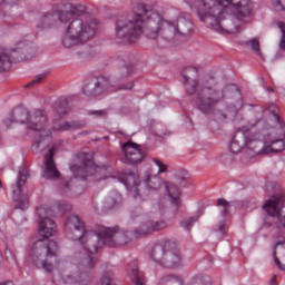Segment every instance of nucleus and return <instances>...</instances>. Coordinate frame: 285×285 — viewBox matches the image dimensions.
Listing matches in <instances>:
<instances>
[{"instance_id": "nucleus-1", "label": "nucleus", "mask_w": 285, "mask_h": 285, "mask_svg": "<svg viewBox=\"0 0 285 285\" xmlns=\"http://www.w3.org/2000/svg\"><path fill=\"white\" fill-rule=\"evenodd\" d=\"M86 12L83 4H65V10L45 11L38 16L36 21V30L43 32L50 28H57L59 23H63L65 32L61 45L63 48H75V46H83L95 39L97 35V22L95 20H83L81 17Z\"/></svg>"}, {"instance_id": "nucleus-2", "label": "nucleus", "mask_w": 285, "mask_h": 285, "mask_svg": "<svg viewBox=\"0 0 285 285\" xmlns=\"http://www.w3.org/2000/svg\"><path fill=\"white\" fill-rule=\"evenodd\" d=\"M197 14L208 28L220 35H235L238 26L233 21L253 17L250 0H198L195 2ZM230 10L232 14H226Z\"/></svg>"}, {"instance_id": "nucleus-3", "label": "nucleus", "mask_w": 285, "mask_h": 285, "mask_svg": "<svg viewBox=\"0 0 285 285\" xmlns=\"http://www.w3.org/2000/svg\"><path fill=\"white\" fill-rule=\"evenodd\" d=\"M198 72L199 69L197 67L183 69L181 77L186 83V92L187 95H196V108L203 115H213L222 101H226L238 91L237 86L230 83L222 87L215 77L193 80V83H188L193 77H197Z\"/></svg>"}, {"instance_id": "nucleus-4", "label": "nucleus", "mask_w": 285, "mask_h": 285, "mask_svg": "<svg viewBox=\"0 0 285 285\" xmlns=\"http://www.w3.org/2000/svg\"><path fill=\"white\" fill-rule=\"evenodd\" d=\"M65 233L69 237V239H72L73 242H80L81 245H83V249L80 253H76V259H78V268L79 271H83L85 273L81 275H62V282L65 284H81V282H86L88 279V273L89 271H92L95 268V264H97V261L95 257H92V253L96 252L90 250L88 247V236L92 235V232H86V228L83 227V222H81V218L79 216H70L65 222Z\"/></svg>"}, {"instance_id": "nucleus-5", "label": "nucleus", "mask_w": 285, "mask_h": 285, "mask_svg": "<svg viewBox=\"0 0 285 285\" xmlns=\"http://www.w3.org/2000/svg\"><path fill=\"white\" fill-rule=\"evenodd\" d=\"M150 21V10L144 3H136L131 14L121 16L116 21L117 43H137L144 35V26Z\"/></svg>"}, {"instance_id": "nucleus-6", "label": "nucleus", "mask_w": 285, "mask_h": 285, "mask_svg": "<svg viewBox=\"0 0 285 285\" xmlns=\"http://www.w3.org/2000/svg\"><path fill=\"white\" fill-rule=\"evenodd\" d=\"M190 32H193V21L186 17H178L176 22L165 19L158 20L156 28L147 29L145 31V37L151 41H159V39L170 41L176 35L187 37Z\"/></svg>"}, {"instance_id": "nucleus-7", "label": "nucleus", "mask_w": 285, "mask_h": 285, "mask_svg": "<svg viewBox=\"0 0 285 285\" xmlns=\"http://www.w3.org/2000/svg\"><path fill=\"white\" fill-rule=\"evenodd\" d=\"M89 250L97 252L101 246H126L130 242V235L126 230L116 227L99 225L96 233L87 234Z\"/></svg>"}, {"instance_id": "nucleus-8", "label": "nucleus", "mask_w": 285, "mask_h": 285, "mask_svg": "<svg viewBox=\"0 0 285 285\" xmlns=\"http://www.w3.org/2000/svg\"><path fill=\"white\" fill-rule=\"evenodd\" d=\"M59 245L55 240H36L29 249V258L36 268H42L46 273H52L55 265L50 263L51 257H57Z\"/></svg>"}, {"instance_id": "nucleus-9", "label": "nucleus", "mask_w": 285, "mask_h": 285, "mask_svg": "<svg viewBox=\"0 0 285 285\" xmlns=\"http://www.w3.org/2000/svg\"><path fill=\"white\" fill-rule=\"evenodd\" d=\"M150 257L164 268H177L181 264V252L173 239L164 238L154 245Z\"/></svg>"}, {"instance_id": "nucleus-10", "label": "nucleus", "mask_w": 285, "mask_h": 285, "mask_svg": "<svg viewBox=\"0 0 285 285\" xmlns=\"http://www.w3.org/2000/svg\"><path fill=\"white\" fill-rule=\"evenodd\" d=\"M257 146H262L259 134L250 131L248 127H240L232 138L229 150L234 153V155H237L243 148H248V150H253L254 155H257Z\"/></svg>"}, {"instance_id": "nucleus-11", "label": "nucleus", "mask_w": 285, "mask_h": 285, "mask_svg": "<svg viewBox=\"0 0 285 285\" xmlns=\"http://www.w3.org/2000/svg\"><path fill=\"white\" fill-rule=\"evenodd\" d=\"M276 194L272 199H268L263 205V210L269 215V217H277L278 223L283 228H285V205H284V196L279 194V185H274Z\"/></svg>"}, {"instance_id": "nucleus-12", "label": "nucleus", "mask_w": 285, "mask_h": 285, "mask_svg": "<svg viewBox=\"0 0 285 285\" xmlns=\"http://www.w3.org/2000/svg\"><path fill=\"white\" fill-rule=\"evenodd\" d=\"M39 217V233L45 238L52 237L57 233V224L50 217H55V212L46 207L37 209Z\"/></svg>"}, {"instance_id": "nucleus-13", "label": "nucleus", "mask_w": 285, "mask_h": 285, "mask_svg": "<svg viewBox=\"0 0 285 285\" xmlns=\"http://www.w3.org/2000/svg\"><path fill=\"white\" fill-rule=\"evenodd\" d=\"M121 151L124 156L121 157V163L135 166L144 161V151H141V145L132 141H127L122 144Z\"/></svg>"}, {"instance_id": "nucleus-14", "label": "nucleus", "mask_w": 285, "mask_h": 285, "mask_svg": "<svg viewBox=\"0 0 285 285\" xmlns=\"http://www.w3.org/2000/svg\"><path fill=\"white\" fill-rule=\"evenodd\" d=\"M70 170L77 178L86 179V177H90V175H97V173H100L101 168L95 165V160H92L90 155L83 154L82 165H71Z\"/></svg>"}, {"instance_id": "nucleus-15", "label": "nucleus", "mask_w": 285, "mask_h": 285, "mask_svg": "<svg viewBox=\"0 0 285 285\" xmlns=\"http://www.w3.org/2000/svg\"><path fill=\"white\" fill-rule=\"evenodd\" d=\"M60 146L61 141L56 142L45 156V179H59V177H61V174L57 170V164H55V153H57V148H60Z\"/></svg>"}, {"instance_id": "nucleus-16", "label": "nucleus", "mask_w": 285, "mask_h": 285, "mask_svg": "<svg viewBox=\"0 0 285 285\" xmlns=\"http://www.w3.org/2000/svg\"><path fill=\"white\" fill-rule=\"evenodd\" d=\"M167 224L166 220H147L142 223L138 228L132 232L135 239H139L141 237H148V235H153V233H158V230H164Z\"/></svg>"}, {"instance_id": "nucleus-17", "label": "nucleus", "mask_w": 285, "mask_h": 285, "mask_svg": "<svg viewBox=\"0 0 285 285\" xmlns=\"http://www.w3.org/2000/svg\"><path fill=\"white\" fill-rule=\"evenodd\" d=\"M106 90H108V79L106 77L88 80L82 88L86 97H97V95H101Z\"/></svg>"}, {"instance_id": "nucleus-18", "label": "nucleus", "mask_w": 285, "mask_h": 285, "mask_svg": "<svg viewBox=\"0 0 285 285\" xmlns=\"http://www.w3.org/2000/svg\"><path fill=\"white\" fill-rule=\"evenodd\" d=\"M118 181L126 186L127 190L131 193L134 199L141 197L139 194V175L132 171L124 173L118 177Z\"/></svg>"}, {"instance_id": "nucleus-19", "label": "nucleus", "mask_w": 285, "mask_h": 285, "mask_svg": "<svg viewBox=\"0 0 285 285\" xmlns=\"http://www.w3.org/2000/svg\"><path fill=\"white\" fill-rule=\"evenodd\" d=\"M46 126H48V118L46 117V111L41 109H36L29 118L28 129L36 132H43V130H46Z\"/></svg>"}, {"instance_id": "nucleus-20", "label": "nucleus", "mask_w": 285, "mask_h": 285, "mask_svg": "<svg viewBox=\"0 0 285 285\" xmlns=\"http://www.w3.org/2000/svg\"><path fill=\"white\" fill-rule=\"evenodd\" d=\"M13 124H29L30 121V111L26 107H16L13 108L9 119L4 120L3 124L7 126V129Z\"/></svg>"}, {"instance_id": "nucleus-21", "label": "nucleus", "mask_w": 285, "mask_h": 285, "mask_svg": "<svg viewBox=\"0 0 285 285\" xmlns=\"http://www.w3.org/2000/svg\"><path fill=\"white\" fill-rule=\"evenodd\" d=\"M28 179V171H19V178L17 181V190L13 191V195H16V208H19L20 210H26V208H28V198L21 199L20 195H21V188H23V186H26V181Z\"/></svg>"}, {"instance_id": "nucleus-22", "label": "nucleus", "mask_w": 285, "mask_h": 285, "mask_svg": "<svg viewBox=\"0 0 285 285\" xmlns=\"http://www.w3.org/2000/svg\"><path fill=\"white\" fill-rule=\"evenodd\" d=\"M285 142L283 139L272 140L271 144L262 142L261 146L256 147V155H269V153H282L284 151Z\"/></svg>"}, {"instance_id": "nucleus-23", "label": "nucleus", "mask_w": 285, "mask_h": 285, "mask_svg": "<svg viewBox=\"0 0 285 285\" xmlns=\"http://www.w3.org/2000/svg\"><path fill=\"white\" fill-rule=\"evenodd\" d=\"M121 194L118 191H110L108 196L105 198L102 204V210L108 213L109 210H117L121 206Z\"/></svg>"}, {"instance_id": "nucleus-24", "label": "nucleus", "mask_w": 285, "mask_h": 285, "mask_svg": "<svg viewBox=\"0 0 285 285\" xmlns=\"http://www.w3.org/2000/svg\"><path fill=\"white\" fill-rule=\"evenodd\" d=\"M167 188V193L169 195V197L171 198V204H174V206H176V208H179V204H181V190L179 189V187L173 183H169L166 185Z\"/></svg>"}, {"instance_id": "nucleus-25", "label": "nucleus", "mask_w": 285, "mask_h": 285, "mask_svg": "<svg viewBox=\"0 0 285 285\" xmlns=\"http://www.w3.org/2000/svg\"><path fill=\"white\" fill-rule=\"evenodd\" d=\"M132 72H135V65L132 63L121 65L116 70V80L124 81L125 79H128V77H130Z\"/></svg>"}, {"instance_id": "nucleus-26", "label": "nucleus", "mask_w": 285, "mask_h": 285, "mask_svg": "<svg viewBox=\"0 0 285 285\" xmlns=\"http://www.w3.org/2000/svg\"><path fill=\"white\" fill-rule=\"evenodd\" d=\"M127 273L135 285H145L144 277L139 274L137 263H130L127 267Z\"/></svg>"}, {"instance_id": "nucleus-27", "label": "nucleus", "mask_w": 285, "mask_h": 285, "mask_svg": "<svg viewBox=\"0 0 285 285\" xmlns=\"http://www.w3.org/2000/svg\"><path fill=\"white\" fill-rule=\"evenodd\" d=\"M158 285H184V278L176 274H167L158 281Z\"/></svg>"}, {"instance_id": "nucleus-28", "label": "nucleus", "mask_w": 285, "mask_h": 285, "mask_svg": "<svg viewBox=\"0 0 285 285\" xmlns=\"http://www.w3.org/2000/svg\"><path fill=\"white\" fill-rule=\"evenodd\" d=\"M145 186H147L149 190H159V188H161V177L157 175L150 176V174H147L145 178Z\"/></svg>"}, {"instance_id": "nucleus-29", "label": "nucleus", "mask_w": 285, "mask_h": 285, "mask_svg": "<svg viewBox=\"0 0 285 285\" xmlns=\"http://www.w3.org/2000/svg\"><path fill=\"white\" fill-rule=\"evenodd\" d=\"M56 115L58 117L63 118L68 112H70V106L68 105V100H62L55 107Z\"/></svg>"}, {"instance_id": "nucleus-30", "label": "nucleus", "mask_w": 285, "mask_h": 285, "mask_svg": "<svg viewBox=\"0 0 285 285\" xmlns=\"http://www.w3.org/2000/svg\"><path fill=\"white\" fill-rule=\"evenodd\" d=\"M267 111L272 115L274 121L282 126V118H279V108L275 104H269L267 107Z\"/></svg>"}, {"instance_id": "nucleus-31", "label": "nucleus", "mask_w": 285, "mask_h": 285, "mask_svg": "<svg viewBox=\"0 0 285 285\" xmlns=\"http://www.w3.org/2000/svg\"><path fill=\"white\" fill-rule=\"evenodd\" d=\"M10 63H12V61L8 53H0V71L6 72L10 70Z\"/></svg>"}, {"instance_id": "nucleus-32", "label": "nucleus", "mask_w": 285, "mask_h": 285, "mask_svg": "<svg viewBox=\"0 0 285 285\" xmlns=\"http://www.w3.org/2000/svg\"><path fill=\"white\" fill-rule=\"evenodd\" d=\"M98 285H115V276L112 275V272L102 274Z\"/></svg>"}, {"instance_id": "nucleus-33", "label": "nucleus", "mask_w": 285, "mask_h": 285, "mask_svg": "<svg viewBox=\"0 0 285 285\" xmlns=\"http://www.w3.org/2000/svg\"><path fill=\"white\" fill-rule=\"evenodd\" d=\"M217 206H219L223 212L222 215L223 217H226L230 213V203L224 198H218L217 199Z\"/></svg>"}, {"instance_id": "nucleus-34", "label": "nucleus", "mask_w": 285, "mask_h": 285, "mask_svg": "<svg viewBox=\"0 0 285 285\" xmlns=\"http://www.w3.org/2000/svg\"><path fill=\"white\" fill-rule=\"evenodd\" d=\"M197 222H199V215H195L184 219L183 222H180V226H183V228H185L186 230H190V228L193 227V224Z\"/></svg>"}, {"instance_id": "nucleus-35", "label": "nucleus", "mask_w": 285, "mask_h": 285, "mask_svg": "<svg viewBox=\"0 0 285 285\" xmlns=\"http://www.w3.org/2000/svg\"><path fill=\"white\" fill-rule=\"evenodd\" d=\"M278 28L282 32L278 46L281 50H285V22H278Z\"/></svg>"}, {"instance_id": "nucleus-36", "label": "nucleus", "mask_w": 285, "mask_h": 285, "mask_svg": "<svg viewBox=\"0 0 285 285\" xmlns=\"http://www.w3.org/2000/svg\"><path fill=\"white\" fill-rule=\"evenodd\" d=\"M69 124H70V130H81L86 128L85 120H72V121H69Z\"/></svg>"}, {"instance_id": "nucleus-37", "label": "nucleus", "mask_w": 285, "mask_h": 285, "mask_svg": "<svg viewBox=\"0 0 285 285\" xmlns=\"http://www.w3.org/2000/svg\"><path fill=\"white\" fill-rule=\"evenodd\" d=\"M249 46L253 52H255V55H257L258 57H262V49H259V40L257 39L249 40Z\"/></svg>"}, {"instance_id": "nucleus-38", "label": "nucleus", "mask_w": 285, "mask_h": 285, "mask_svg": "<svg viewBox=\"0 0 285 285\" xmlns=\"http://www.w3.org/2000/svg\"><path fill=\"white\" fill-rule=\"evenodd\" d=\"M285 244V240H278L275 245H274V248H273V257H274V262L276 264V266H281V261L279 258L277 257V247L278 246H284Z\"/></svg>"}, {"instance_id": "nucleus-39", "label": "nucleus", "mask_w": 285, "mask_h": 285, "mask_svg": "<svg viewBox=\"0 0 285 285\" xmlns=\"http://www.w3.org/2000/svg\"><path fill=\"white\" fill-rule=\"evenodd\" d=\"M47 77H48V73L46 72L36 76V78L31 82L26 85V88H30V86H35V83H41V81H43V79H46Z\"/></svg>"}, {"instance_id": "nucleus-40", "label": "nucleus", "mask_w": 285, "mask_h": 285, "mask_svg": "<svg viewBox=\"0 0 285 285\" xmlns=\"http://www.w3.org/2000/svg\"><path fill=\"white\" fill-rule=\"evenodd\" d=\"M56 130H58L59 132H63L66 130H71L70 129V121H65V122L58 125L57 127H53L52 131L56 132Z\"/></svg>"}, {"instance_id": "nucleus-41", "label": "nucleus", "mask_w": 285, "mask_h": 285, "mask_svg": "<svg viewBox=\"0 0 285 285\" xmlns=\"http://www.w3.org/2000/svg\"><path fill=\"white\" fill-rule=\"evenodd\" d=\"M154 164L158 166V173H168V165L164 164V161L155 158Z\"/></svg>"}, {"instance_id": "nucleus-42", "label": "nucleus", "mask_w": 285, "mask_h": 285, "mask_svg": "<svg viewBox=\"0 0 285 285\" xmlns=\"http://www.w3.org/2000/svg\"><path fill=\"white\" fill-rule=\"evenodd\" d=\"M89 115H92L94 117H97L98 119H104L106 117V115H108V111L106 109L91 110V111H89Z\"/></svg>"}, {"instance_id": "nucleus-43", "label": "nucleus", "mask_w": 285, "mask_h": 285, "mask_svg": "<svg viewBox=\"0 0 285 285\" xmlns=\"http://www.w3.org/2000/svg\"><path fill=\"white\" fill-rule=\"evenodd\" d=\"M135 88V81H129L126 85H120L116 90H132Z\"/></svg>"}, {"instance_id": "nucleus-44", "label": "nucleus", "mask_w": 285, "mask_h": 285, "mask_svg": "<svg viewBox=\"0 0 285 285\" xmlns=\"http://www.w3.org/2000/svg\"><path fill=\"white\" fill-rule=\"evenodd\" d=\"M215 119L217 121H226V119H228V116H226V114L224 112H218V114H215Z\"/></svg>"}, {"instance_id": "nucleus-45", "label": "nucleus", "mask_w": 285, "mask_h": 285, "mask_svg": "<svg viewBox=\"0 0 285 285\" xmlns=\"http://www.w3.org/2000/svg\"><path fill=\"white\" fill-rule=\"evenodd\" d=\"M57 209L59 210V215H63V213L68 210V208L66 207V205H63V203H59L57 206Z\"/></svg>"}, {"instance_id": "nucleus-46", "label": "nucleus", "mask_w": 285, "mask_h": 285, "mask_svg": "<svg viewBox=\"0 0 285 285\" xmlns=\"http://www.w3.org/2000/svg\"><path fill=\"white\" fill-rule=\"evenodd\" d=\"M218 230L222 235L226 232V223H220L218 226Z\"/></svg>"}, {"instance_id": "nucleus-47", "label": "nucleus", "mask_w": 285, "mask_h": 285, "mask_svg": "<svg viewBox=\"0 0 285 285\" xmlns=\"http://www.w3.org/2000/svg\"><path fill=\"white\" fill-rule=\"evenodd\" d=\"M41 145V135L39 136L38 139L33 140V148H39Z\"/></svg>"}, {"instance_id": "nucleus-48", "label": "nucleus", "mask_w": 285, "mask_h": 285, "mask_svg": "<svg viewBox=\"0 0 285 285\" xmlns=\"http://www.w3.org/2000/svg\"><path fill=\"white\" fill-rule=\"evenodd\" d=\"M269 285H277V275H273L271 281H269Z\"/></svg>"}, {"instance_id": "nucleus-49", "label": "nucleus", "mask_w": 285, "mask_h": 285, "mask_svg": "<svg viewBox=\"0 0 285 285\" xmlns=\"http://www.w3.org/2000/svg\"><path fill=\"white\" fill-rule=\"evenodd\" d=\"M0 285H14V283H12V281H6L3 283H0Z\"/></svg>"}, {"instance_id": "nucleus-50", "label": "nucleus", "mask_w": 285, "mask_h": 285, "mask_svg": "<svg viewBox=\"0 0 285 285\" xmlns=\"http://www.w3.org/2000/svg\"><path fill=\"white\" fill-rule=\"evenodd\" d=\"M9 3H11V6H14V4L19 3V0H9Z\"/></svg>"}, {"instance_id": "nucleus-51", "label": "nucleus", "mask_w": 285, "mask_h": 285, "mask_svg": "<svg viewBox=\"0 0 285 285\" xmlns=\"http://www.w3.org/2000/svg\"><path fill=\"white\" fill-rule=\"evenodd\" d=\"M50 135H52V131H50V130L45 132V137H50Z\"/></svg>"}, {"instance_id": "nucleus-52", "label": "nucleus", "mask_w": 285, "mask_h": 285, "mask_svg": "<svg viewBox=\"0 0 285 285\" xmlns=\"http://www.w3.org/2000/svg\"><path fill=\"white\" fill-rule=\"evenodd\" d=\"M4 254H6V255H12V252L7 248L6 252H4Z\"/></svg>"}, {"instance_id": "nucleus-53", "label": "nucleus", "mask_w": 285, "mask_h": 285, "mask_svg": "<svg viewBox=\"0 0 285 285\" xmlns=\"http://www.w3.org/2000/svg\"><path fill=\"white\" fill-rule=\"evenodd\" d=\"M281 271H285V265L281 263V266H277Z\"/></svg>"}, {"instance_id": "nucleus-54", "label": "nucleus", "mask_w": 285, "mask_h": 285, "mask_svg": "<svg viewBox=\"0 0 285 285\" xmlns=\"http://www.w3.org/2000/svg\"><path fill=\"white\" fill-rule=\"evenodd\" d=\"M179 179H180L179 184H183V181H186V177H180Z\"/></svg>"}, {"instance_id": "nucleus-55", "label": "nucleus", "mask_w": 285, "mask_h": 285, "mask_svg": "<svg viewBox=\"0 0 285 285\" xmlns=\"http://www.w3.org/2000/svg\"><path fill=\"white\" fill-rule=\"evenodd\" d=\"M63 186H65V188H70V183L67 181V183H65Z\"/></svg>"}, {"instance_id": "nucleus-56", "label": "nucleus", "mask_w": 285, "mask_h": 285, "mask_svg": "<svg viewBox=\"0 0 285 285\" xmlns=\"http://www.w3.org/2000/svg\"><path fill=\"white\" fill-rule=\"evenodd\" d=\"M6 3V0H0V6H3Z\"/></svg>"}, {"instance_id": "nucleus-57", "label": "nucleus", "mask_w": 285, "mask_h": 285, "mask_svg": "<svg viewBox=\"0 0 285 285\" xmlns=\"http://www.w3.org/2000/svg\"><path fill=\"white\" fill-rule=\"evenodd\" d=\"M269 92H273V88H268Z\"/></svg>"}, {"instance_id": "nucleus-58", "label": "nucleus", "mask_w": 285, "mask_h": 285, "mask_svg": "<svg viewBox=\"0 0 285 285\" xmlns=\"http://www.w3.org/2000/svg\"><path fill=\"white\" fill-rule=\"evenodd\" d=\"M183 186H185V187H186V184H183Z\"/></svg>"}]
</instances>
